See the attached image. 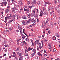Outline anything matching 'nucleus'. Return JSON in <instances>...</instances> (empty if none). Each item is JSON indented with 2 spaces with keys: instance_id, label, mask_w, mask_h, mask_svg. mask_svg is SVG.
<instances>
[{
  "instance_id": "1",
  "label": "nucleus",
  "mask_w": 60,
  "mask_h": 60,
  "mask_svg": "<svg viewBox=\"0 0 60 60\" xmlns=\"http://www.w3.org/2000/svg\"><path fill=\"white\" fill-rule=\"evenodd\" d=\"M12 17L13 18V21H15V18H16V16H15L14 15H12Z\"/></svg>"
},
{
  "instance_id": "2",
  "label": "nucleus",
  "mask_w": 60,
  "mask_h": 60,
  "mask_svg": "<svg viewBox=\"0 0 60 60\" xmlns=\"http://www.w3.org/2000/svg\"><path fill=\"white\" fill-rule=\"evenodd\" d=\"M22 29V26L21 25H19L18 26V29H19V30H20V29L21 30Z\"/></svg>"
},
{
  "instance_id": "3",
  "label": "nucleus",
  "mask_w": 60,
  "mask_h": 60,
  "mask_svg": "<svg viewBox=\"0 0 60 60\" xmlns=\"http://www.w3.org/2000/svg\"><path fill=\"white\" fill-rule=\"evenodd\" d=\"M18 4H20L21 5H23V3L19 1H18Z\"/></svg>"
},
{
  "instance_id": "4",
  "label": "nucleus",
  "mask_w": 60,
  "mask_h": 60,
  "mask_svg": "<svg viewBox=\"0 0 60 60\" xmlns=\"http://www.w3.org/2000/svg\"><path fill=\"white\" fill-rule=\"evenodd\" d=\"M22 23L23 25H26V22L24 21H22Z\"/></svg>"
},
{
  "instance_id": "5",
  "label": "nucleus",
  "mask_w": 60,
  "mask_h": 60,
  "mask_svg": "<svg viewBox=\"0 0 60 60\" xmlns=\"http://www.w3.org/2000/svg\"><path fill=\"white\" fill-rule=\"evenodd\" d=\"M39 42V40L36 41L35 43V45H36V44H38Z\"/></svg>"
},
{
  "instance_id": "6",
  "label": "nucleus",
  "mask_w": 60,
  "mask_h": 60,
  "mask_svg": "<svg viewBox=\"0 0 60 60\" xmlns=\"http://www.w3.org/2000/svg\"><path fill=\"white\" fill-rule=\"evenodd\" d=\"M43 14L44 15H48V12L46 11H45L43 13Z\"/></svg>"
},
{
  "instance_id": "7",
  "label": "nucleus",
  "mask_w": 60,
  "mask_h": 60,
  "mask_svg": "<svg viewBox=\"0 0 60 60\" xmlns=\"http://www.w3.org/2000/svg\"><path fill=\"white\" fill-rule=\"evenodd\" d=\"M35 14L32 13L31 14L30 16L31 17H34V16L35 15Z\"/></svg>"
},
{
  "instance_id": "8",
  "label": "nucleus",
  "mask_w": 60,
  "mask_h": 60,
  "mask_svg": "<svg viewBox=\"0 0 60 60\" xmlns=\"http://www.w3.org/2000/svg\"><path fill=\"white\" fill-rule=\"evenodd\" d=\"M33 48H31L29 47L28 49V51H30V50H32L33 49Z\"/></svg>"
},
{
  "instance_id": "9",
  "label": "nucleus",
  "mask_w": 60,
  "mask_h": 60,
  "mask_svg": "<svg viewBox=\"0 0 60 60\" xmlns=\"http://www.w3.org/2000/svg\"><path fill=\"white\" fill-rule=\"evenodd\" d=\"M3 3L5 5V6H6V5L7 4V2H3Z\"/></svg>"
},
{
  "instance_id": "10",
  "label": "nucleus",
  "mask_w": 60,
  "mask_h": 60,
  "mask_svg": "<svg viewBox=\"0 0 60 60\" xmlns=\"http://www.w3.org/2000/svg\"><path fill=\"white\" fill-rule=\"evenodd\" d=\"M55 35L57 37H59V34L57 33H56L55 34Z\"/></svg>"
},
{
  "instance_id": "11",
  "label": "nucleus",
  "mask_w": 60,
  "mask_h": 60,
  "mask_svg": "<svg viewBox=\"0 0 60 60\" xmlns=\"http://www.w3.org/2000/svg\"><path fill=\"white\" fill-rule=\"evenodd\" d=\"M32 3L34 4H37V2L36 1H34L32 2Z\"/></svg>"
},
{
  "instance_id": "12",
  "label": "nucleus",
  "mask_w": 60,
  "mask_h": 60,
  "mask_svg": "<svg viewBox=\"0 0 60 60\" xmlns=\"http://www.w3.org/2000/svg\"><path fill=\"white\" fill-rule=\"evenodd\" d=\"M12 21H13V20H9L8 21V22L9 23H11Z\"/></svg>"
},
{
  "instance_id": "13",
  "label": "nucleus",
  "mask_w": 60,
  "mask_h": 60,
  "mask_svg": "<svg viewBox=\"0 0 60 60\" xmlns=\"http://www.w3.org/2000/svg\"><path fill=\"white\" fill-rule=\"evenodd\" d=\"M26 41H29V40L27 38H26L25 39Z\"/></svg>"
},
{
  "instance_id": "14",
  "label": "nucleus",
  "mask_w": 60,
  "mask_h": 60,
  "mask_svg": "<svg viewBox=\"0 0 60 60\" xmlns=\"http://www.w3.org/2000/svg\"><path fill=\"white\" fill-rule=\"evenodd\" d=\"M35 53H36V52H35L33 54H31V56H32V57H33V56H34V55L35 54Z\"/></svg>"
},
{
  "instance_id": "15",
  "label": "nucleus",
  "mask_w": 60,
  "mask_h": 60,
  "mask_svg": "<svg viewBox=\"0 0 60 60\" xmlns=\"http://www.w3.org/2000/svg\"><path fill=\"white\" fill-rule=\"evenodd\" d=\"M50 9H51V10H52L53 9H54V7H50Z\"/></svg>"
},
{
  "instance_id": "16",
  "label": "nucleus",
  "mask_w": 60,
  "mask_h": 60,
  "mask_svg": "<svg viewBox=\"0 0 60 60\" xmlns=\"http://www.w3.org/2000/svg\"><path fill=\"white\" fill-rule=\"evenodd\" d=\"M56 51V49L54 48L53 49V51H52V52H55V51Z\"/></svg>"
},
{
  "instance_id": "17",
  "label": "nucleus",
  "mask_w": 60,
  "mask_h": 60,
  "mask_svg": "<svg viewBox=\"0 0 60 60\" xmlns=\"http://www.w3.org/2000/svg\"><path fill=\"white\" fill-rule=\"evenodd\" d=\"M22 19H26V16H24V17H22Z\"/></svg>"
},
{
  "instance_id": "18",
  "label": "nucleus",
  "mask_w": 60,
  "mask_h": 60,
  "mask_svg": "<svg viewBox=\"0 0 60 60\" xmlns=\"http://www.w3.org/2000/svg\"><path fill=\"white\" fill-rule=\"evenodd\" d=\"M38 55L39 56H41V54L40 53V52H38Z\"/></svg>"
},
{
  "instance_id": "19",
  "label": "nucleus",
  "mask_w": 60,
  "mask_h": 60,
  "mask_svg": "<svg viewBox=\"0 0 60 60\" xmlns=\"http://www.w3.org/2000/svg\"><path fill=\"white\" fill-rule=\"evenodd\" d=\"M7 43V41H5L3 42V44H5Z\"/></svg>"
},
{
  "instance_id": "20",
  "label": "nucleus",
  "mask_w": 60,
  "mask_h": 60,
  "mask_svg": "<svg viewBox=\"0 0 60 60\" xmlns=\"http://www.w3.org/2000/svg\"><path fill=\"white\" fill-rule=\"evenodd\" d=\"M38 45L39 46H41V43H38Z\"/></svg>"
},
{
  "instance_id": "21",
  "label": "nucleus",
  "mask_w": 60,
  "mask_h": 60,
  "mask_svg": "<svg viewBox=\"0 0 60 60\" xmlns=\"http://www.w3.org/2000/svg\"><path fill=\"white\" fill-rule=\"evenodd\" d=\"M22 43V46H23V45H24V41H22V42H21Z\"/></svg>"
},
{
  "instance_id": "22",
  "label": "nucleus",
  "mask_w": 60,
  "mask_h": 60,
  "mask_svg": "<svg viewBox=\"0 0 60 60\" xmlns=\"http://www.w3.org/2000/svg\"><path fill=\"white\" fill-rule=\"evenodd\" d=\"M23 42L24 43H25V44L26 45V46H27V44L26 43V42H25V41H23Z\"/></svg>"
},
{
  "instance_id": "23",
  "label": "nucleus",
  "mask_w": 60,
  "mask_h": 60,
  "mask_svg": "<svg viewBox=\"0 0 60 60\" xmlns=\"http://www.w3.org/2000/svg\"><path fill=\"white\" fill-rule=\"evenodd\" d=\"M12 9L13 10L15 11V10L16 9V8L14 7L13 8H12Z\"/></svg>"
},
{
  "instance_id": "24",
  "label": "nucleus",
  "mask_w": 60,
  "mask_h": 60,
  "mask_svg": "<svg viewBox=\"0 0 60 60\" xmlns=\"http://www.w3.org/2000/svg\"><path fill=\"white\" fill-rule=\"evenodd\" d=\"M53 18L54 19V18H55L56 17V15H55L54 14L53 15Z\"/></svg>"
},
{
  "instance_id": "25",
  "label": "nucleus",
  "mask_w": 60,
  "mask_h": 60,
  "mask_svg": "<svg viewBox=\"0 0 60 60\" xmlns=\"http://www.w3.org/2000/svg\"><path fill=\"white\" fill-rule=\"evenodd\" d=\"M40 52H41V53H44L43 51V50H41L40 51Z\"/></svg>"
},
{
  "instance_id": "26",
  "label": "nucleus",
  "mask_w": 60,
  "mask_h": 60,
  "mask_svg": "<svg viewBox=\"0 0 60 60\" xmlns=\"http://www.w3.org/2000/svg\"><path fill=\"white\" fill-rule=\"evenodd\" d=\"M4 46L6 47H7V48H8L9 47V45H4Z\"/></svg>"
},
{
  "instance_id": "27",
  "label": "nucleus",
  "mask_w": 60,
  "mask_h": 60,
  "mask_svg": "<svg viewBox=\"0 0 60 60\" xmlns=\"http://www.w3.org/2000/svg\"><path fill=\"white\" fill-rule=\"evenodd\" d=\"M19 50V49L18 48H17V49L16 50L15 49V50L16 51H18Z\"/></svg>"
},
{
  "instance_id": "28",
  "label": "nucleus",
  "mask_w": 60,
  "mask_h": 60,
  "mask_svg": "<svg viewBox=\"0 0 60 60\" xmlns=\"http://www.w3.org/2000/svg\"><path fill=\"white\" fill-rule=\"evenodd\" d=\"M8 15L7 18H8V19H11V17L9 16H8V15Z\"/></svg>"
},
{
  "instance_id": "29",
  "label": "nucleus",
  "mask_w": 60,
  "mask_h": 60,
  "mask_svg": "<svg viewBox=\"0 0 60 60\" xmlns=\"http://www.w3.org/2000/svg\"><path fill=\"white\" fill-rule=\"evenodd\" d=\"M53 38H55V39H53L54 40H56V37L55 36H53Z\"/></svg>"
},
{
  "instance_id": "30",
  "label": "nucleus",
  "mask_w": 60,
  "mask_h": 60,
  "mask_svg": "<svg viewBox=\"0 0 60 60\" xmlns=\"http://www.w3.org/2000/svg\"><path fill=\"white\" fill-rule=\"evenodd\" d=\"M39 16L40 17H41V16H42V13H41L40 12V13Z\"/></svg>"
},
{
  "instance_id": "31",
  "label": "nucleus",
  "mask_w": 60,
  "mask_h": 60,
  "mask_svg": "<svg viewBox=\"0 0 60 60\" xmlns=\"http://www.w3.org/2000/svg\"><path fill=\"white\" fill-rule=\"evenodd\" d=\"M19 56H21V54L20 53H19Z\"/></svg>"
},
{
  "instance_id": "32",
  "label": "nucleus",
  "mask_w": 60,
  "mask_h": 60,
  "mask_svg": "<svg viewBox=\"0 0 60 60\" xmlns=\"http://www.w3.org/2000/svg\"><path fill=\"white\" fill-rule=\"evenodd\" d=\"M44 24V25H45L46 24V22H43L42 23V24Z\"/></svg>"
},
{
  "instance_id": "33",
  "label": "nucleus",
  "mask_w": 60,
  "mask_h": 60,
  "mask_svg": "<svg viewBox=\"0 0 60 60\" xmlns=\"http://www.w3.org/2000/svg\"><path fill=\"white\" fill-rule=\"evenodd\" d=\"M25 55L26 56H28V54L27 53H25Z\"/></svg>"
},
{
  "instance_id": "34",
  "label": "nucleus",
  "mask_w": 60,
  "mask_h": 60,
  "mask_svg": "<svg viewBox=\"0 0 60 60\" xmlns=\"http://www.w3.org/2000/svg\"><path fill=\"white\" fill-rule=\"evenodd\" d=\"M41 4V3H40V1L38 2V5H39V4Z\"/></svg>"
},
{
  "instance_id": "35",
  "label": "nucleus",
  "mask_w": 60,
  "mask_h": 60,
  "mask_svg": "<svg viewBox=\"0 0 60 60\" xmlns=\"http://www.w3.org/2000/svg\"><path fill=\"white\" fill-rule=\"evenodd\" d=\"M32 13H34V14H35V11L34 10L32 11Z\"/></svg>"
},
{
  "instance_id": "36",
  "label": "nucleus",
  "mask_w": 60,
  "mask_h": 60,
  "mask_svg": "<svg viewBox=\"0 0 60 60\" xmlns=\"http://www.w3.org/2000/svg\"><path fill=\"white\" fill-rule=\"evenodd\" d=\"M16 7H17V8H18V7H19V6L18 5H16Z\"/></svg>"
},
{
  "instance_id": "37",
  "label": "nucleus",
  "mask_w": 60,
  "mask_h": 60,
  "mask_svg": "<svg viewBox=\"0 0 60 60\" xmlns=\"http://www.w3.org/2000/svg\"><path fill=\"white\" fill-rule=\"evenodd\" d=\"M54 3H55V4H56L57 3V1H56V0H54Z\"/></svg>"
},
{
  "instance_id": "38",
  "label": "nucleus",
  "mask_w": 60,
  "mask_h": 60,
  "mask_svg": "<svg viewBox=\"0 0 60 60\" xmlns=\"http://www.w3.org/2000/svg\"><path fill=\"white\" fill-rule=\"evenodd\" d=\"M30 14H29L28 16H27V17H28V18H30Z\"/></svg>"
},
{
  "instance_id": "39",
  "label": "nucleus",
  "mask_w": 60,
  "mask_h": 60,
  "mask_svg": "<svg viewBox=\"0 0 60 60\" xmlns=\"http://www.w3.org/2000/svg\"><path fill=\"white\" fill-rule=\"evenodd\" d=\"M44 54L45 53H47V52H46V50H44Z\"/></svg>"
},
{
  "instance_id": "40",
  "label": "nucleus",
  "mask_w": 60,
  "mask_h": 60,
  "mask_svg": "<svg viewBox=\"0 0 60 60\" xmlns=\"http://www.w3.org/2000/svg\"><path fill=\"white\" fill-rule=\"evenodd\" d=\"M45 3L47 4H50V3H49L48 2H46Z\"/></svg>"
},
{
  "instance_id": "41",
  "label": "nucleus",
  "mask_w": 60,
  "mask_h": 60,
  "mask_svg": "<svg viewBox=\"0 0 60 60\" xmlns=\"http://www.w3.org/2000/svg\"><path fill=\"white\" fill-rule=\"evenodd\" d=\"M7 18H7V17H6L5 18V20H6V21H7V19H8Z\"/></svg>"
},
{
  "instance_id": "42",
  "label": "nucleus",
  "mask_w": 60,
  "mask_h": 60,
  "mask_svg": "<svg viewBox=\"0 0 60 60\" xmlns=\"http://www.w3.org/2000/svg\"><path fill=\"white\" fill-rule=\"evenodd\" d=\"M47 56V55L46 54H44V56Z\"/></svg>"
},
{
  "instance_id": "43",
  "label": "nucleus",
  "mask_w": 60,
  "mask_h": 60,
  "mask_svg": "<svg viewBox=\"0 0 60 60\" xmlns=\"http://www.w3.org/2000/svg\"><path fill=\"white\" fill-rule=\"evenodd\" d=\"M33 22L34 23H35L36 22V20H35L34 21H33Z\"/></svg>"
},
{
  "instance_id": "44",
  "label": "nucleus",
  "mask_w": 60,
  "mask_h": 60,
  "mask_svg": "<svg viewBox=\"0 0 60 60\" xmlns=\"http://www.w3.org/2000/svg\"><path fill=\"white\" fill-rule=\"evenodd\" d=\"M50 25H51V26H53V23L52 22L51 23Z\"/></svg>"
},
{
  "instance_id": "45",
  "label": "nucleus",
  "mask_w": 60,
  "mask_h": 60,
  "mask_svg": "<svg viewBox=\"0 0 60 60\" xmlns=\"http://www.w3.org/2000/svg\"><path fill=\"white\" fill-rule=\"evenodd\" d=\"M51 31L50 30H49L48 31V33H49V34H50V33H51Z\"/></svg>"
},
{
  "instance_id": "46",
  "label": "nucleus",
  "mask_w": 60,
  "mask_h": 60,
  "mask_svg": "<svg viewBox=\"0 0 60 60\" xmlns=\"http://www.w3.org/2000/svg\"><path fill=\"white\" fill-rule=\"evenodd\" d=\"M19 60H22L23 59V58H19Z\"/></svg>"
},
{
  "instance_id": "47",
  "label": "nucleus",
  "mask_w": 60,
  "mask_h": 60,
  "mask_svg": "<svg viewBox=\"0 0 60 60\" xmlns=\"http://www.w3.org/2000/svg\"><path fill=\"white\" fill-rule=\"evenodd\" d=\"M13 56L14 57H15V58H16V59L18 58H17L16 57V56L15 55H13Z\"/></svg>"
},
{
  "instance_id": "48",
  "label": "nucleus",
  "mask_w": 60,
  "mask_h": 60,
  "mask_svg": "<svg viewBox=\"0 0 60 60\" xmlns=\"http://www.w3.org/2000/svg\"><path fill=\"white\" fill-rule=\"evenodd\" d=\"M9 41H12V40H11V39L10 38H9Z\"/></svg>"
},
{
  "instance_id": "49",
  "label": "nucleus",
  "mask_w": 60,
  "mask_h": 60,
  "mask_svg": "<svg viewBox=\"0 0 60 60\" xmlns=\"http://www.w3.org/2000/svg\"><path fill=\"white\" fill-rule=\"evenodd\" d=\"M43 60H47V59L45 58H43Z\"/></svg>"
},
{
  "instance_id": "50",
  "label": "nucleus",
  "mask_w": 60,
  "mask_h": 60,
  "mask_svg": "<svg viewBox=\"0 0 60 60\" xmlns=\"http://www.w3.org/2000/svg\"><path fill=\"white\" fill-rule=\"evenodd\" d=\"M37 22H39V20L37 19Z\"/></svg>"
},
{
  "instance_id": "51",
  "label": "nucleus",
  "mask_w": 60,
  "mask_h": 60,
  "mask_svg": "<svg viewBox=\"0 0 60 60\" xmlns=\"http://www.w3.org/2000/svg\"><path fill=\"white\" fill-rule=\"evenodd\" d=\"M49 47H51V43H50V44H49Z\"/></svg>"
},
{
  "instance_id": "52",
  "label": "nucleus",
  "mask_w": 60,
  "mask_h": 60,
  "mask_svg": "<svg viewBox=\"0 0 60 60\" xmlns=\"http://www.w3.org/2000/svg\"><path fill=\"white\" fill-rule=\"evenodd\" d=\"M8 12L9 11V8H8L7 10Z\"/></svg>"
},
{
  "instance_id": "53",
  "label": "nucleus",
  "mask_w": 60,
  "mask_h": 60,
  "mask_svg": "<svg viewBox=\"0 0 60 60\" xmlns=\"http://www.w3.org/2000/svg\"><path fill=\"white\" fill-rule=\"evenodd\" d=\"M38 47V46H37V49L38 50H39V47Z\"/></svg>"
},
{
  "instance_id": "54",
  "label": "nucleus",
  "mask_w": 60,
  "mask_h": 60,
  "mask_svg": "<svg viewBox=\"0 0 60 60\" xmlns=\"http://www.w3.org/2000/svg\"><path fill=\"white\" fill-rule=\"evenodd\" d=\"M5 12L6 13H8V12L7 11V10H5Z\"/></svg>"
},
{
  "instance_id": "55",
  "label": "nucleus",
  "mask_w": 60,
  "mask_h": 60,
  "mask_svg": "<svg viewBox=\"0 0 60 60\" xmlns=\"http://www.w3.org/2000/svg\"><path fill=\"white\" fill-rule=\"evenodd\" d=\"M42 28H43L44 27H43V24H42Z\"/></svg>"
},
{
  "instance_id": "56",
  "label": "nucleus",
  "mask_w": 60,
  "mask_h": 60,
  "mask_svg": "<svg viewBox=\"0 0 60 60\" xmlns=\"http://www.w3.org/2000/svg\"><path fill=\"white\" fill-rule=\"evenodd\" d=\"M58 23L59 24V26H60V21H59Z\"/></svg>"
},
{
  "instance_id": "57",
  "label": "nucleus",
  "mask_w": 60,
  "mask_h": 60,
  "mask_svg": "<svg viewBox=\"0 0 60 60\" xmlns=\"http://www.w3.org/2000/svg\"><path fill=\"white\" fill-rule=\"evenodd\" d=\"M29 11V9L28 8L27 9V11Z\"/></svg>"
},
{
  "instance_id": "58",
  "label": "nucleus",
  "mask_w": 60,
  "mask_h": 60,
  "mask_svg": "<svg viewBox=\"0 0 60 60\" xmlns=\"http://www.w3.org/2000/svg\"><path fill=\"white\" fill-rule=\"evenodd\" d=\"M38 37L39 38H41V36H38Z\"/></svg>"
},
{
  "instance_id": "59",
  "label": "nucleus",
  "mask_w": 60,
  "mask_h": 60,
  "mask_svg": "<svg viewBox=\"0 0 60 60\" xmlns=\"http://www.w3.org/2000/svg\"><path fill=\"white\" fill-rule=\"evenodd\" d=\"M29 8H30V9H31V8H32V6H29Z\"/></svg>"
},
{
  "instance_id": "60",
  "label": "nucleus",
  "mask_w": 60,
  "mask_h": 60,
  "mask_svg": "<svg viewBox=\"0 0 60 60\" xmlns=\"http://www.w3.org/2000/svg\"><path fill=\"white\" fill-rule=\"evenodd\" d=\"M58 0V3H59V4L60 2V0Z\"/></svg>"
},
{
  "instance_id": "61",
  "label": "nucleus",
  "mask_w": 60,
  "mask_h": 60,
  "mask_svg": "<svg viewBox=\"0 0 60 60\" xmlns=\"http://www.w3.org/2000/svg\"><path fill=\"white\" fill-rule=\"evenodd\" d=\"M1 18H2V19H3V18H4V16H3V15L1 16Z\"/></svg>"
},
{
  "instance_id": "62",
  "label": "nucleus",
  "mask_w": 60,
  "mask_h": 60,
  "mask_svg": "<svg viewBox=\"0 0 60 60\" xmlns=\"http://www.w3.org/2000/svg\"><path fill=\"white\" fill-rule=\"evenodd\" d=\"M9 17H12V15H10L9 16Z\"/></svg>"
},
{
  "instance_id": "63",
  "label": "nucleus",
  "mask_w": 60,
  "mask_h": 60,
  "mask_svg": "<svg viewBox=\"0 0 60 60\" xmlns=\"http://www.w3.org/2000/svg\"><path fill=\"white\" fill-rule=\"evenodd\" d=\"M35 49H34L33 50V52H35Z\"/></svg>"
},
{
  "instance_id": "64",
  "label": "nucleus",
  "mask_w": 60,
  "mask_h": 60,
  "mask_svg": "<svg viewBox=\"0 0 60 60\" xmlns=\"http://www.w3.org/2000/svg\"><path fill=\"white\" fill-rule=\"evenodd\" d=\"M32 43V45L33 46H34V43L33 42Z\"/></svg>"
}]
</instances>
